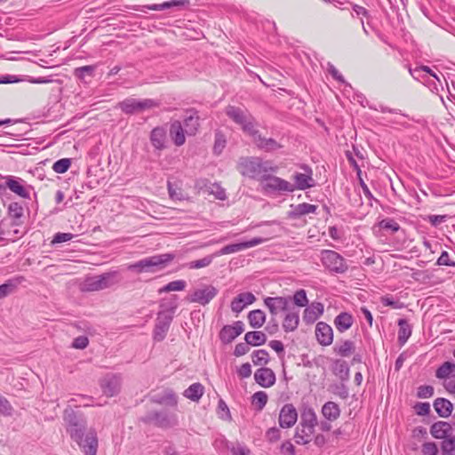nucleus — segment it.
<instances>
[{"label": "nucleus", "instance_id": "1", "mask_svg": "<svg viewBox=\"0 0 455 455\" xmlns=\"http://www.w3.org/2000/svg\"><path fill=\"white\" fill-rule=\"evenodd\" d=\"M64 420L68 425L67 431L71 438L83 449L85 455H96L98 451V438L94 430H90L84 439L86 421L78 417L71 408L64 411Z\"/></svg>", "mask_w": 455, "mask_h": 455}, {"label": "nucleus", "instance_id": "2", "mask_svg": "<svg viewBox=\"0 0 455 455\" xmlns=\"http://www.w3.org/2000/svg\"><path fill=\"white\" fill-rule=\"evenodd\" d=\"M239 172L243 176L257 180L261 183L267 173H275L278 167L270 161H264L259 157H244L238 164Z\"/></svg>", "mask_w": 455, "mask_h": 455}, {"label": "nucleus", "instance_id": "3", "mask_svg": "<svg viewBox=\"0 0 455 455\" xmlns=\"http://www.w3.org/2000/svg\"><path fill=\"white\" fill-rule=\"evenodd\" d=\"M172 253H164L148 257L127 266V269L136 273L155 272L158 268L164 267L167 263L174 259Z\"/></svg>", "mask_w": 455, "mask_h": 455}, {"label": "nucleus", "instance_id": "4", "mask_svg": "<svg viewBox=\"0 0 455 455\" xmlns=\"http://www.w3.org/2000/svg\"><path fill=\"white\" fill-rule=\"evenodd\" d=\"M119 282L116 271L107 272L99 275L87 276L81 283L84 291H97L110 288Z\"/></svg>", "mask_w": 455, "mask_h": 455}, {"label": "nucleus", "instance_id": "5", "mask_svg": "<svg viewBox=\"0 0 455 455\" xmlns=\"http://www.w3.org/2000/svg\"><path fill=\"white\" fill-rule=\"evenodd\" d=\"M226 115L237 125L243 132L251 136L255 134L256 123L253 116L245 109L235 106H228L225 109Z\"/></svg>", "mask_w": 455, "mask_h": 455}, {"label": "nucleus", "instance_id": "6", "mask_svg": "<svg viewBox=\"0 0 455 455\" xmlns=\"http://www.w3.org/2000/svg\"><path fill=\"white\" fill-rule=\"evenodd\" d=\"M321 261L323 267L331 273L343 274L348 268L345 259L331 250H323L321 251Z\"/></svg>", "mask_w": 455, "mask_h": 455}, {"label": "nucleus", "instance_id": "7", "mask_svg": "<svg viewBox=\"0 0 455 455\" xmlns=\"http://www.w3.org/2000/svg\"><path fill=\"white\" fill-rule=\"evenodd\" d=\"M262 189L267 193L282 194L284 192H293L295 187L292 183L279 178L277 176L267 173L260 183Z\"/></svg>", "mask_w": 455, "mask_h": 455}, {"label": "nucleus", "instance_id": "8", "mask_svg": "<svg viewBox=\"0 0 455 455\" xmlns=\"http://www.w3.org/2000/svg\"><path fill=\"white\" fill-rule=\"evenodd\" d=\"M158 104L156 100L151 99L136 100L128 98L118 104V108L125 114H137L141 113L147 109L157 107Z\"/></svg>", "mask_w": 455, "mask_h": 455}, {"label": "nucleus", "instance_id": "9", "mask_svg": "<svg viewBox=\"0 0 455 455\" xmlns=\"http://www.w3.org/2000/svg\"><path fill=\"white\" fill-rule=\"evenodd\" d=\"M99 385L101 392L107 397L117 395L122 387V377L116 373H107L100 380Z\"/></svg>", "mask_w": 455, "mask_h": 455}, {"label": "nucleus", "instance_id": "10", "mask_svg": "<svg viewBox=\"0 0 455 455\" xmlns=\"http://www.w3.org/2000/svg\"><path fill=\"white\" fill-rule=\"evenodd\" d=\"M218 294V289L212 284H201L189 294L190 302L205 306L211 302Z\"/></svg>", "mask_w": 455, "mask_h": 455}, {"label": "nucleus", "instance_id": "11", "mask_svg": "<svg viewBox=\"0 0 455 455\" xmlns=\"http://www.w3.org/2000/svg\"><path fill=\"white\" fill-rule=\"evenodd\" d=\"M300 168L304 172H295L292 176V180H294V184L292 185L295 187V189L306 190L313 188L315 182L313 179L312 169L306 164L301 165Z\"/></svg>", "mask_w": 455, "mask_h": 455}, {"label": "nucleus", "instance_id": "12", "mask_svg": "<svg viewBox=\"0 0 455 455\" xmlns=\"http://www.w3.org/2000/svg\"><path fill=\"white\" fill-rule=\"evenodd\" d=\"M265 241L266 240L263 238L254 237L250 241L228 244L221 248L220 251H216L215 256L220 257L221 255L235 253L240 251L261 244Z\"/></svg>", "mask_w": 455, "mask_h": 455}, {"label": "nucleus", "instance_id": "13", "mask_svg": "<svg viewBox=\"0 0 455 455\" xmlns=\"http://www.w3.org/2000/svg\"><path fill=\"white\" fill-rule=\"evenodd\" d=\"M298 419V412L291 403H287L283 406L280 411L278 422L280 427L290 428L295 425Z\"/></svg>", "mask_w": 455, "mask_h": 455}, {"label": "nucleus", "instance_id": "14", "mask_svg": "<svg viewBox=\"0 0 455 455\" xmlns=\"http://www.w3.org/2000/svg\"><path fill=\"white\" fill-rule=\"evenodd\" d=\"M291 297H267L264 299V303L273 315H276L279 312H285L289 309Z\"/></svg>", "mask_w": 455, "mask_h": 455}, {"label": "nucleus", "instance_id": "15", "mask_svg": "<svg viewBox=\"0 0 455 455\" xmlns=\"http://www.w3.org/2000/svg\"><path fill=\"white\" fill-rule=\"evenodd\" d=\"M243 323L241 321H236L232 325H225L220 332V339L222 343L229 344L231 343L236 337L243 332Z\"/></svg>", "mask_w": 455, "mask_h": 455}, {"label": "nucleus", "instance_id": "16", "mask_svg": "<svg viewBox=\"0 0 455 455\" xmlns=\"http://www.w3.org/2000/svg\"><path fill=\"white\" fill-rule=\"evenodd\" d=\"M172 321V316L171 315L164 312L158 314L154 330V339L156 340L161 341L165 338Z\"/></svg>", "mask_w": 455, "mask_h": 455}, {"label": "nucleus", "instance_id": "17", "mask_svg": "<svg viewBox=\"0 0 455 455\" xmlns=\"http://www.w3.org/2000/svg\"><path fill=\"white\" fill-rule=\"evenodd\" d=\"M200 116L198 112L194 108H189L185 111L184 116V129L188 135H195L199 128Z\"/></svg>", "mask_w": 455, "mask_h": 455}, {"label": "nucleus", "instance_id": "18", "mask_svg": "<svg viewBox=\"0 0 455 455\" xmlns=\"http://www.w3.org/2000/svg\"><path fill=\"white\" fill-rule=\"evenodd\" d=\"M254 144L261 150L266 152L275 151L282 148V145L278 143L276 140L271 138H264L262 137L259 131L255 130V134L251 135Z\"/></svg>", "mask_w": 455, "mask_h": 455}, {"label": "nucleus", "instance_id": "19", "mask_svg": "<svg viewBox=\"0 0 455 455\" xmlns=\"http://www.w3.org/2000/svg\"><path fill=\"white\" fill-rule=\"evenodd\" d=\"M315 336L317 339V341L322 346H329L333 341V331L331 327L323 323L319 322L315 326Z\"/></svg>", "mask_w": 455, "mask_h": 455}, {"label": "nucleus", "instance_id": "20", "mask_svg": "<svg viewBox=\"0 0 455 455\" xmlns=\"http://www.w3.org/2000/svg\"><path fill=\"white\" fill-rule=\"evenodd\" d=\"M254 379L262 387H270L275 382V374L271 369L262 367L255 371Z\"/></svg>", "mask_w": 455, "mask_h": 455}, {"label": "nucleus", "instance_id": "21", "mask_svg": "<svg viewBox=\"0 0 455 455\" xmlns=\"http://www.w3.org/2000/svg\"><path fill=\"white\" fill-rule=\"evenodd\" d=\"M299 323V311L293 308H289L284 312L282 327L285 332L294 331Z\"/></svg>", "mask_w": 455, "mask_h": 455}, {"label": "nucleus", "instance_id": "22", "mask_svg": "<svg viewBox=\"0 0 455 455\" xmlns=\"http://www.w3.org/2000/svg\"><path fill=\"white\" fill-rule=\"evenodd\" d=\"M323 313V305L321 302H313L304 309L302 319L306 323H313Z\"/></svg>", "mask_w": 455, "mask_h": 455}, {"label": "nucleus", "instance_id": "23", "mask_svg": "<svg viewBox=\"0 0 455 455\" xmlns=\"http://www.w3.org/2000/svg\"><path fill=\"white\" fill-rule=\"evenodd\" d=\"M6 187L14 194L22 198L29 197V191L23 185V180L12 176L6 177Z\"/></svg>", "mask_w": 455, "mask_h": 455}, {"label": "nucleus", "instance_id": "24", "mask_svg": "<svg viewBox=\"0 0 455 455\" xmlns=\"http://www.w3.org/2000/svg\"><path fill=\"white\" fill-rule=\"evenodd\" d=\"M256 298L251 292H243L235 297L231 302V309L233 312L240 313L247 305H251L255 301Z\"/></svg>", "mask_w": 455, "mask_h": 455}, {"label": "nucleus", "instance_id": "25", "mask_svg": "<svg viewBox=\"0 0 455 455\" xmlns=\"http://www.w3.org/2000/svg\"><path fill=\"white\" fill-rule=\"evenodd\" d=\"M185 129L180 121H174L172 123L170 127V136L176 146L180 147L185 143Z\"/></svg>", "mask_w": 455, "mask_h": 455}, {"label": "nucleus", "instance_id": "26", "mask_svg": "<svg viewBox=\"0 0 455 455\" xmlns=\"http://www.w3.org/2000/svg\"><path fill=\"white\" fill-rule=\"evenodd\" d=\"M315 427L299 424L296 427L294 439L298 444H307L311 441Z\"/></svg>", "mask_w": 455, "mask_h": 455}, {"label": "nucleus", "instance_id": "27", "mask_svg": "<svg viewBox=\"0 0 455 455\" xmlns=\"http://www.w3.org/2000/svg\"><path fill=\"white\" fill-rule=\"evenodd\" d=\"M150 141L155 148L159 150L164 149L166 143L165 129L163 127L154 128L150 134Z\"/></svg>", "mask_w": 455, "mask_h": 455}, {"label": "nucleus", "instance_id": "28", "mask_svg": "<svg viewBox=\"0 0 455 455\" xmlns=\"http://www.w3.org/2000/svg\"><path fill=\"white\" fill-rule=\"evenodd\" d=\"M334 353L342 357H348L355 352V345L351 340L337 342L333 347Z\"/></svg>", "mask_w": 455, "mask_h": 455}, {"label": "nucleus", "instance_id": "29", "mask_svg": "<svg viewBox=\"0 0 455 455\" xmlns=\"http://www.w3.org/2000/svg\"><path fill=\"white\" fill-rule=\"evenodd\" d=\"M436 413L442 418H448L452 412V403L444 398H437L434 402Z\"/></svg>", "mask_w": 455, "mask_h": 455}, {"label": "nucleus", "instance_id": "30", "mask_svg": "<svg viewBox=\"0 0 455 455\" xmlns=\"http://www.w3.org/2000/svg\"><path fill=\"white\" fill-rule=\"evenodd\" d=\"M334 324L339 331L344 332L352 326L353 317L348 313H340L336 316Z\"/></svg>", "mask_w": 455, "mask_h": 455}, {"label": "nucleus", "instance_id": "31", "mask_svg": "<svg viewBox=\"0 0 455 455\" xmlns=\"http://www.w3.org/2000/svg\"><path fill=\"white\" fill-rule=\"evenodd\" d=\"M322 413L326 419L333 421L339 417L340 410L336 403L327 402L322 408Z\"/></svg>", "mask_w": 455, "mask_h": 455}, {"label": "nucleus", "instance_id": "32", "mask_svg": "<svg viewBox=\"0 0 455 455\" xmlns=\"http://www.w3.org/2000/svg\"><path fill=\"white\" fill-rule=\"evenodd\" d=\"M409 72L415 80L419 81L424 84L433 70L429 67L422 65L414 68H410Z\"/></svg>", "mask_w": 455, "mask_h": 455}, {"label": "nucleus", "instance_id": "33", "mask_svg": "<svg viewBox=\"0 0 455 455\" xmlns=\"http://www.w3.org/2000/svg\"><path fill=\"white\" fill-rule=\"evenodd\" d=\"M332 371L342 381L349 379V367L345 361L335 360L332 365Z\"/></svg>", "mask_w": 455, "mask_h": 455}, {"label": "nucleus", "instance_id": "34", "mask_svg": "<svg viewBox=\"0 0 455 455\" xmlns=\"http://www.w3.org/2000/svg\"><path fill=\"white\" fill-rule=\"evenodd\" d=\"M244 339L247 342V344L257 347L266 343L267 336L262 331H248L244 336Z\"/></svg>", "mask_w": 455, "mask_h": 455}, {"label": "nucleus", "instance_id": "35", "mask_svg": "<svg viewBox=\"0 0 455 455\" xmlns=\"http://www.w3.org/2000/svg\"><path fill=\"white\" fill-rule=\"evenodd\" d=\"M398 326V342L401 346H403L411 335V326L405 319H399Z\"/></svg>", "mask_w": 455, "mask_h": 455}, {"label": "nucleus", "instance_id": "36", "mask_svg": "<svg viewBox=\"0 0 455 455\" xmlns=\"http://www.w3.org/2000/svg\"><path fill=\"white\" fill-rule=\"evenodd\" d=\"M248 321L251 327L254 329L260 328L266 321V315L260 309L252 310L248 314Z\"/></svg>", "mask_w": 455, "mask_h": 455}, {"label": "nucleus", "instance_id": "37", "mask_svg": "<svg viewBox=\"0 0 455 455\" xmlns=\"http://www.w3.org/2000/svg\"><path fill=\"white\" fill-rule=\"evenodd\" d=\"M204 390L201 383H194L184 391V396L192 401H198L204 395Z\"/></svg>", "mask_w": 455, "mask_h": 455}, {"label": "nucleus", "instance_id": "38", "mask_svg": "<svg viewBox=\"0 0 455 455\" xmlns=\"http://www.w3.org/2000/svg\"><path fill=\"white\" fill-rule=\"evenodd\" d=\"M299 424L304 426H310L315 427L317 425V417L315 411L312 408H305L300 416Z\"/></svg>", "mask_w": 455, "mask_h": 455}, {"label": "nucleus", "instance_id": "39", "mask_svg": "<svg viewBox=\"0 0 455 455\" xmlns=\"http://www.w3.org/2000/svg\"><path fill=\"white\" fill-rule=\"evenodd\" d=\"M317 209L316 205L302 203L296 205L291 212V216L297 218L306 214L314 213Z\"/></svg>", "mask_w": 455, "mask_h": 455}, {"label": "nucleus", "instance_id": "40", "mask_svg": "<svg viewBox=\"0 0 455 455\" xmlns=\"http://www.w3.org/2000/svg\"><path fill=\"white\" fill-rule=\"evenodd\" d=\"M215 252L212 255H207L200 259L193 260L186 264V267L189 269H199L204 268L212 264L214 258H216Z\"/></svg>", "mask_w": 455, "mask_h": 455}, {"label": "nucleus", "instance_id": "41", "mask_svg": "<svg viewBox=\"0 0 455 455\" xmlns=\"http://www.w3.org/2000/svg\"><path fill=\"white\" fill-rule=\"evenodd\" d=\"M455 371V363L452 362H445L443 363L435 372V376L441 379H447L450 378V375Z\"/></svg>", "mask_w": 455, "mask_h": 455}, {"label": "nucleus", "instance_id": "42", "mask_svg": "<svg viewBox=\"0 0 455 455\" xmlns=\"http://www.w3.org/2000/svg\"><path fill=\"white\" fill-rule=\"evenodd\" d=\"M188 3V1L185 0H172L168 2H164L163 4H151L145 6L148 10L153 11H163L171 7H176V6H183Z\"/></svg>", "mask_w": 455, "mask_h": 455}, {"label": "nucleus", "instance_id": "43", "mask_svg": "<svg viewBox=\"0 0 455 455\" xmlns=\"http://www.w3.org/2000/svg\"><path fill=\"white\" fill-rule=\"evenodd\" d=\"M424 85L428 87L429 90L433 92H438L440 89H443V84L440 76L434 71L431 73L430 76L426 80Z\"/></svg>", "mask_w": 455, "mask_h": 455}, {"label": "nucleus", "instance_id": "44", "mask_svg": "<svg viewBox=\"0 0 455 455\" xmlns=\"http://www.w3.org/2000/svg\"><path fill=\"white\" fill-rule=\"evenodd\" d=\"M252 363L254 365H266L269 362L268 352L265 349L256 350L251 355Z\"/></svg>", "mask_w": 455, "mask_h": 455}, {"label": "nucleus", "instance_id": "45", "mask_svg": "<svg viewBox=\"0 0 455 455\" xmlns=\"http://www.w3.org/2000/svg\"><path fill=\"white\" fill-rule=\"evenodd\" d=\"M291 301L294 303L297 307H307L308 304V299L307 297L306 291L303 289L298 290L292 297H291Z\"/></svg>", "mask_w": 455, "mask_h": 455}, {"label": "nucleus", "instance_id": "46", "mask_svg": "<svg viewBox=\"0 0 455 455\" xmlns=\"http://www.w3.org/2000/svg\"><path fill=\"white\" fill-rule=\"evenodd\" d=\"M186 288V282L184 280H176L170 282L165 286L159 290V292L180 291Z\"/></svg>", "mask_w": 455, "mask_h": 455}, {"label": "nucleus", "instance_id": "47", "mask_svg": "<svg viewBox=\"0 0 455 455\" xmlns=\"http://www.w3.org/2000/svg\"><path fill=\"white\" fill-rule=\"evenodd\" d=\"M449 429V424L446 422H437L431 427V434L435 438H443Z\"/></svg>", "mask_w": 455, "mask_h": 455}, {"label": "nucleus", "instance_id": "48", "mask_svg": "<svg viewBox=\"0 0 455 455\" xmlns=\"http://www.w3.org/2000/svg\"><path fill=\"white\" fill-rule=\"evenodd\" d=\"M252 404L258 411H261L267 402V395L264 391H258L252 395Z\"/></svg>", "mask_w": 455, "mask_h": 455}, {"label": "nucleus", "instance_id": "49", "mask_svg": "<svg viewBox=\"0 0 455 455\" xmlns=\"http://www.w3.org/2000/svg\"><path fill=\"white\" fill-rule=\"evenodd\" d=\"M95 71V66L90 65V66H83L76 68L74 70V75L81 79L84 80L86 76H93Z\"/></svg>", "mask_w": 455, "mask_h": 455}, {"label": "nucleus", "instance_id": "50", "mask_svg": "<svg viewBox=\"0 0 455 455\" xmlns=\"http://www.w3.org/2000/svg\"><path fill=\"white\" fill-rule=\"evenodd\" d=\"M379 227L384 230H390L395 233L400 229L399 224L393 219H384L379 222Z\"/></svg>", "mask_w": 455, "mask_h": 455}, {"label": "nucleus", "instance_id": "51", "mask_svg": "<svg viewBox=\"0 0 455 455\" xmlns=\"http://www.w3.org/2000/svg\"><path fill=\"white\" fill-rule=\"evenodd\" d=\"M70 165L71 160L69 158H62L53 164L52 169L57 173H64L69 169Z\"/></svg>", "mask_w": 455, "mask_h": 455}, {"label": "nucleus", "instance_id": "52", "mask_svg": "<svg viewBox=\"0 0 455 455\" xmlns=\"http://www.w3.org/2000/svg\"><path fill=\"white\" fill-rule=\"evenodd\" d=\"M13 413V408L10 402L0 395V415L10 417Z\"/></svg>", "mask_w": 455, "mask_h": 455}, {"label": "nucleus", "instance_id": "53", "mask_svg": "<svg viewBox=\"0 0 455 455\" xmlns=\"http://www.w3.org/2000/svg\"><path fill=\"white\" fill-rule=\"evenodd\" d=\"M150 419L161 427H167L170 425L169 416L164 412H155L152 414Z\"/></svg>", "mask_w": 455, "mask_h": 455}, {"label": "nucleus", "instance_id": "54", "mask_svg": "<svg viewBox=\"0 0 455 455\" xmlns=\"http://www.w3.org/2000/svg\"><path fill=\"white\" fill-rule=\"evenodd\" d=\"M266 440L269 443H275L281 438V430L276 427H270L265 435Z\"/></svg>", "mask_w": 455, "mask_h": 455}, {"label": "nucleus", "instance_id": "55", "mask_svg": "<svg viewBox=\"0 0 455 455\" xmlns=\"http://www.w3.org/2000/svg\"><path fill=\"white\" fill-rule=\"evenodd\" d=\"M226 146V139L223 134L217 132L215 134L214 152L220 154Z\"/></svg>", "mask_w": 455, "mask_h": 455}, {"label": "nucleus", "instance_id": "56", "mask_svg": "<svg viewBox=\"0 0 455 455\" xmlns=\"http://www.w3.org/2000/svg\"><path fill=\"white\" fill-rule=\"evenodd\" d=\"M434 395V387L432 386H420L418 387L417 396L419 398H428Z\"/></svg>", "mask_w": 455, "mask_h": 455}, {"label": "nucleus", "instance_id": "57", "mask_svg": "<svg viewBox=\"0 0 455 455\" xmlns=\"http://www.w3.org/2000/svg\"><path fill=\"white\" fill-rule=\"evenodd\" d=\"M9 213L12 217L19 219L23 215V208L18 203H12L8 207Z\"/></svg>", "mask_w": 455, "mask_h": 455}, {"label": "nucleus", "instance_id": "58", "mask_svg": "<svg viewBox=\"0 0 455 455\" xmlns=\"http://www.w3.org/2000/svg\"><path fill=\"white\" fill-rule=\"evenodd\" d=\"M16 288V284L12 281H9L0 285V299L6 297L11 294Z\"/></svg>", "mask_w": 455, "mask_h": 455}, {"label": "nucleus", "instance_id": "59", "mask_svg": "<svg viewBox=\"0 0 455 455\" xmlns=\"http://www.w3.org/2000/svg\"><path fill=\"white\" fill-rule=\"evenodd\" d=\"M436 264L438 266L455 267V261L450 259L449 253L446 251L442 252L441 256L437 259Z\"/></svg>", "mask_w": 455, "mask_h": 455}, {"label": "nucleus", "instance_id": "60", "mask_svg": "<svg viewBox=\"0 0 455 455\" xmlns=\"http://www.w3.org/2000/svg\"><path fill=\"white\" fill-rule=\"evenodd\" d=\"M209 188H210L209 192L211 194H213L216 198L220 199V200H223L226 198L225 190L218 184H212Z\"/></svg>", "mask_w": 455, "mask_h": 455}, {"label": "nucleus", "instance_id": "61", "mask_svg": "<svg viewBox=\"0 0 455 455\" xmlns=\"http://www.w3.org/2000/svg\"><path fill=\"white\" fill-rule=\"evenodd\" d=\"M89 344V339L86 336H79L73 340L72 347L77 349H84Z\"/></svg>", "mask_w": 455, "mask_h": 455}, {"label": "nucleus", "instance_id": "62", "mask_svg": "<svg viewBox=\"0 0 455 455\" xmlns=\"http://www.w3.org/2000/svg\"><path fill=\"white\" fill-rule=\"evenodd\" d=\"M438 450L435 443H425L422 446L423 455H436Z\"/></svg>", "mask_w": 455, "mask_h": 455}, {"label": "nucleus", "instance_id": "63", "mask_svg": "<svg viewBox=\"0 0 455 455\" xmlns=\"http://www.w3.org/2000/svg\"><path fill=\"white\" fill-rule=\"evenodd\" d=\"M239 377L242 379L249 378L251 375V366L249 363H243L237 370Z\"/></svg>", "mask_w": 455, "mask_h": 455}, {"label": "nucleus", "instance_id": "64", "mask_svg": "<svg viewBox=\"0 0 455 455\" xmlns=\"http://www.w3.org/2000/svg\"><path fill=\"white\" fill-rule=\"evenodd\" d=\"M444 387L449 393L455 394V374L444 381Z\"/></svg>", "mask_w": 455, "mask_h": 455}]
</instances>
